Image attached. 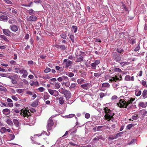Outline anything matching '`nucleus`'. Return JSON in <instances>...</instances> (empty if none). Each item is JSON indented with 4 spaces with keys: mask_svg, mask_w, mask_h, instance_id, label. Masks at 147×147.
Returning a JSON list of instances; mask_svg holds the SVG:
<instances>
[{
    "mask_svg": "<svg viewBox=\"0 0 147 147\" xmlns=\"http://www.w3.org/2000/svg\"><path fill=\"white\" fill-rule=\"evenodd\" d=\"M10 28L12 31L16 32L18 30V27L16 25H11L10 26Z\"/></svg>",
    "mask_w": 147,
    "mask_h": 147,
    "instance_id": "nucleus-11",
    "label": "nucleus"
},
{
    "mask_svg": "<svg viewBox=\"0 0 147 147\" xmlns=\"http://www.w3.org/2000/svg\"><path fill=\"white\" fill-rule=\"evenodd\" d=\"M135 100V98H131L130 100H128L127 102H126V105L127 107L129 104L132 103L133 101Z\"/></svg>",
    "mask_w": 147,
    "mask_h": 147,
    "instance_id": "nucleus-16",
    "label": "nucleus"
},
{
    "mask_svg": "<svg viewBox=\"0 0 147 147\" xmlns=\"http://www.w3.org/2000/svg\"><path fill=\"white\" fill-rule=\"evenodd\" d=\"M113 59L115 61L119 62L121 60V56L117 54L116 52H114L112 54Z\"/></svg>",
    "mask_w": 147,
    "mask_h": 147,
    "instance_id": "nucleus-4",
    "label": "nucleus"
},
{
    "mask_svg": "<svg viewBox=\"0 0 147 147\" xmlns=\"http://www.w3.org/2000/svg\"><path fill=\"white\" fill-rule=\"evenodd\" d=\"M54 125V122L52 120L50 119L47 122V129L48 131H51Z\"/></svg>",
    "mask_w": 147,
    "mask_h": 147,
    "instance_id": "nucleus-6",
    "label": "nucleus"
},
{
    "mask_svg": "<svg viewBox=\"0 0 147 147\" xmlns=\"http://www.w3.org/2000/svg\"><path fill=\"white\" fill-rule=\"evenodd\" d=\"M100 63V61L98 60H95L94 63L96 65H98Z\"/></svg>",
    "mask_w": 147,
    "mask_h": 147,
    "instance_id": "nucleus-44",
    "label": "nucleus"
},
{
    "mask_svg": "<svg viewBox=\"0 0 147 147\" xmlns=\"http://www.w3.org/2000/svg\"><path fill=\"white\" fill-rule=\"evenodd\" d=\"M60 48L62 50H65L67 49V47H65L64 45H60Z\"/></svg>",
    "mask_w": 147,
    "mask_h": 147,
    "instance_id": "nucleus-47",
    "label": "nucleus"
},
{
    "mask_svg": "<svg viewBox=\"0 0 147 147\" xmlns=\"http://www.w3.org/2000/svg\"><path fill=\"white\" fill-rule=\"evenodd\" d=\"M120 64L122 66H123L125 65H126L127 64V63L126 62H123L120 63Z\"/></svg>",
    "mask_w": 147,
    "mask_h": 147,
    "instance_id": "nucleus-51",
    "label": "nucleus"
},
{
    "mask_svg": "<svg viewBox=\"0 0 147 147\" xmlns=\"http://www.w3.org/2000/svg\"><path fill=\"white\" fill-rule=\"evenodd\" d=\"M84 58L82 56H80L79 57H78L76 61V62H79L83 61Z\"/></svg>",
    "mask_w": 147,
    "mask_h": 147,
    "instance_id": "nucleus-18",
    "label": "nucleus"
},
{
    "mask_svg": "<svg viewBox=\"0 0 147 147\" xmlns=\"http://www.w3.org/2000/svg\"><path fill=\"white\" fill-rule=\"evenodd\" d=\"M28 75V73L27 72L26 70H25V71L24 72V73L22 75V77L24 78H26Z\"/></svg>",
    "mask_w": 147,
    "mask_h": 147,
    "instance_id": "nucleus-42",
    "label": "nucleus"
},
{
    "mask_svg": "<svg viewBox=\"0 0 147 147\" xmlns=\"http://www.w3.org/2000/svg\"><path fill=\"white\" fill-rule=\"evenodd\" d=\"M138 106L139 107H141L142 108H146L147 105L146 103L145 104L144 102H141L138 103Z\"/></svg>",
    "mask_w": 147,
    "mask_h": 147,
    "instance_id": "nucleus-15",
    "label": "nucleus"
},
{
    "mask_svg": "<svg viewBox=\"0 0 147 147\" xmlns=\"http://www.w3.org/2000/svg\"><path fill=\"white\" fill-rule=\"evenodd\" d=\"M88 83H85L81 85V87L83 88L85 90H87L88 88Z\"/></svg>",
    "mask_w": 147,
    "mask_h": 147,
    "instance_id": "nucleus-22",
    "label": "nucleus"
},
{
    "mask_svg": "<svg viewBox=\"0 0 147 147\" xmlns=\"http://www.w3.org/2000/svg\"><path fill=\"white\" fill-rule=\"evenodd\" d=\"M16 91L19 94L23 92L22 89H17L16 90Z\"/></svg>",
    "mask_w": 147,
    "mask_h": 147,
    "instance_id": "nucleus-60",
    "label": "nucleus"
},
{
    "mask_svg": "<svg viewBox=\"0 0 147 147\" xmlns=\"http://www.w3.org/2000/svg\"><path fill=\"white\" fill-rule=\"evenodd\" d=\"M104 110L105 111V113H106L104 117L106 120L109 121L113 118V116L114 115V114L112 111L107 107H105Z\"/></svg>",
    "mask_w": 147,
    "mask_h": 147,
    "instance_id": "nucleus-2",
    "label": "nucleus"
},
{
    "mask_svg": "<svg viewBox=\"0 0 147 147\" xmlns=\"http://www.w3.org/2000/svg\"><path fill=\"white\" fill-rule=\"evenodd\" d=\"M90 65L92 67V69H96V66L93 63H92Z\"/></svg>",
    "mask_w": 147,
    "mask_h": 147,
    "instance_id": "nucleus-45",
    "label": "nucleus"
},
{
    "mask_svg": "<svg viewBox=\"0 0 147 147\" xmlns=\"http://www.w3.org/2000/svg\"><path fill=\"white\" fill-rule=\"evenodd\" d=\"M65 74L70 77H73L74 75V74L73 73L69 72H65Z\"/></svg>",
    "mask_w": 147,
    "mask_h": 147,
    "instance_id": "nucleus-24",
    "label": "nucleus"
},
{
    "mask_svg": "<svg viewBox=\"0 0 147 147\" xmlns=\"http://www.w3.org/2000/svg\"><path fill=\"white\" fill-rule=\"evenodd\" d=\"M36 17L34 15L30 16L29 18V20L33 21H35L36 20Z\"/></svg>",
    "mask_w": 147,
    "mask_h": 147,
    "instance_id": "nucleus-21",
    "label": "nucleus"
},
{
    "mask_svg": "<svg viewBox=\"0 0 147 147\" xmlns=\"http://www.w3.org/2000/svg\"><path fill=\"white\" fill-rule=\"evenodd\" d=\"M51 71V69L49 67L47 68L44 70V71L45 73H48L50 72Z\"/></svg>",
    "mask_w": 147,
    "mask_h": 147,
    "instance_id": "nucleus-56",
    "label": "nucleus"
},
{
    "mask_svg": "<svg viewBox=\"0 0 147 147\" xmlns=\"http://www.w3.org/2000/svg\"><path fill=\"white\" fill-rule=\"evenodd\" d=\"M4 1L7 4H12V2L9 0H4Z\"/></svg>",
    "mask_w": 147,
    "mask_h": 147,
    "instance_id": "nucleus-49",
    "label": "nucleus"
},
{
    "mask_svg": "<svg viewBox=\"0 0 147 147\" xmlns=\"http://www.w3.org/2000/svg\"><path fill=\"white\" fill-rule=\"evenodd\" d=\"M90 115L88 113H86L85 115V117L86 119H88L90 118Z\"/></svg>",
    "mask_w": 147,
    "mask_h": 147,
    "instance_id": "nucleus-63",
    "label": "nucleus"
},
{
    "mask_svg": "<svg viewBox=\"0 0 147 147\" xmlns=\"http://www.w3.org/2000/svg\"><path fill=\"white\" fill-rule=\"evenodd\" d=\"M60 83L57 82H56L55 84V88L56 89H58L60 88Z\"/></svg>",
    "mask_w": 147,
    "mask_h": 147,
    "instance_id": "nucleus-28",
    "label": "nucleus"
},
{
    "mask_svg": "<svg viewBox=\"0 0 147 147\" xmlns=\"http://www.w3.org/2000/svg\"><path fill=\"white\" fill-rule=\"evenodd\" d=\"M49 97V96L48 94H44V100H47L48 99Z\"/></svg>",
    "mask_w": 147,
    "mask_h": 147,
    "instance_id": "nucleus-50",
    "label": "nucleus"
},
{
    "mask_svg": "<svg viewBox=\"0 0 147 147\" xmlns=\"http://www.w3.org/2000/svg\"><path fill=\"white\" fill-rule=\"evenodd\" d=\"M69 38H70L72 42H74V36L73 35H70L69 36Z\"/></svg>",
    "mask_w": 147,
    "mask_h": 147,
    "instance_id": "nucleus-46",
    "label": "nucleus"
},
{
    "mask_svg": "<svg viewBox=\"0 0 147 147\" xmlns=\"http://www.w3.org/2000/svg\"><path fill=\"white\" fill-rule=\"evenodd\" d=\"M48 132L49 133L48 134L47 133L45 132H43L42 133L40 134H37V136H40L42 134H45L47 136H49L50 134V133L48 131Z\"/></svg>",
    "mask_w": 147,
    "mask_h": 147,
    "instance_id": "nucleus-40",
    "label": "nucleus"
},
{
    "mask_svg": "<svg viewBox=\"0 0 147 147\" xmlns=\"http://www.w3.org/2000/svg\"><path fill=\"white\" fill-rule=\"evenodd\" d=\"M140 49V47L139 45H138L135 49H134V51L136 52L137 51Z\"/></svg>",
    "mask_w": 147,
    "mask_h": 147,
    "instance_id": "nucleus-59",
    "label": "nucleus"
},
{
    "mask_svg": "<svg viewBox=\"0 0 147 147\" xmlns=\"http://www.w3.org/2000/svg\"><path fill=\"white\" fill-rule=\"evenodd\" d=\"M131 42H130V43L131 45H133L134 43H136V40L135 39H132L130 40Z\"/></svg>",
    "mask_w": 147,
    "mask_h": 147,
    "instance_id": "nucleus-61",
    "label": "nucleus"
},
{
    "mask_svg": "<svg viewBox=\"0 0 147 147\" xmlns=\"http://www.w3.org/2000/svg\"><path fill=\"white\" fill-rule=\"evenodd\" d=\"M6 10L7 11H11V9H12V7H9L8 6H7L6 7Z\"/></svg>",
    "mask_w": 147,
    "mask_h": 147,
    "instance_id": "nucleus-52",
    "label": "nucleus"
},
{
    "mask_svg": "<svg viewBox=\"0 0 147 147\" xmlns=\"http://www.w3.org/2000/svg\"><path fill=\"white\" fill-rule=\"evenodd\" d=\"M39 105L38 107L37 108H38V109H40V112H41L42 111V107L44 108V107H43V105H41L40 103V102L37 101V106Z\"/></svg>",
    "mask_w": 147,
    "mask_h": 147,
    "instance_id": "nucleus-17",
    "label": "nucleus"
},
{
    "mask_svg": "<svg viewBox=\"0 0 147 147\" xmlns=\"http://www.w3.org/2000/svg\"><path fill=\"white\" fill-rule=\"evenodd\" d=\"M134 124H129L127 125V129H129L131 128L133 126H134Z\"/></svg>",
    "mask_w": 147,
    "mask_h": 147,
    "instance_id": "nucleus-48",
    "label": "nucleus"
},
{
    "mask_svg": "<svg viewBox=\"0 0 147 147\" xmlns=\"http://www.w3.org/2000/svg\"><path fill=\"white\" fill-rule=\"evenodd\" d=\"M101 74L96 73H95L94 74V76L95 77L98 78L100 76Z\"/></svg>",
    "mask_w": 147,
    "mask_h": 147,
    "instance_id": "nucleus-55",
    "label": "nucleus"
},
{
    "mask_svg": "<svg viewBox=\"0 0 147 147\" xmlns=\"http://www.w3.org/2000/svg\"><path fill=\"white\" fill-rule=\"evenodd\" d=\"M48 91L51 95L56 97L59 95V92L56 90H53L50 89H48Z\"/></svg>",
    "mask_w": 147,
    "mask_h": 147,
    "instance_id": "nucleus-7",
    "label": "nucleus"
},
{
    "mask_svg": "<svg viewBox=\"0 0 147 147\" xmlns=\"http://www.w3.org/2000/svg\"><path fill=\"white\" fill-rule=\"evenodd\" d=\"M31 106L32 107H35L37 106V101H34L31 105Z\"/></svg>",
    "mask_w": 147,
    "mask_h": 147,
    "instance_id": "nucleus-38",
    "label": "nucleus"
},
{
    "mask_svg": "<svg viewBox=\"0 0 147 147\" xmlns=\"http://www.w3.org/2000/svg\"><path fill=\"white\" fill-rule=\"evenodd\" d=\"M110 86V85L108 83H103L102 86V87L109 88Z\"/></svg>",
    "mask_w": 147,
    "mask_h": 147,
    "instance_id": "nucleus-29",
    "label": "nucleus"
},
{
    "mask_svg": "<svg viewBox=\"0 0 147 147\" xmlns=\"http://www.w3.org/2000/svg\"><path fill=\"white\" fill-rule=\"evenodd\" d=\"M66 100H67L66 103L69 105L72 104L74 101L72 99L69 100V99H66Z\"/></svg>",
    "mask_w": 147,
    "mask_h": 147,
    "instance_id": "nucleus-32",
    "label": "nucleus"
},
{
    "mask_svg": "<svg viewBox=\"0 0 147 147\" xmlns=\"http://www.w3.org/2000/svg\"><path fill=\"white\" fill-rule=\"evenodd\" d=\"M114 70L115 72H120L121 71V69L119 68H115Z\"/></svg>",
    "mask_w": 147,
    "mask_h": 147,
    "instance_id": "nucleus-62",
    "label": "nucleus"
},
{
    "mask_svg": "<svg viewBox=\"0 0 147 147\" xmlns=\"http://www.w3.org/2000/svg\"><path fill=\"white\" fill-rule=\"evenodd\" d=\"M8 19L7 16L5 15L0 16V20L1 21H5Z\"/></svg>",
    "mask_w": 147,
    "mask_h": 147,
    "instance_id": "nucleus-19",
    "label": "nucleus"
},
{
    "mask_svg": "<svg viewBox=\"0 0 147 147\" xmlns=\"http://www.w3.org/2000/svg\"><path fill=\"white\" fill-rule=\"evenodd\" d=\"M7 123L10 125H11L12 124V121L10 119H7L6 121Z\"/></svg>",
    "mask_w": 147,
    "mask_h": 147,
    "instance_id": "nucleus-54",
    "label": "nucleus"
},
{
    "mask_svg": "<svg viewBox=\"0 0 147 147\" xmlns=\"http://www.w3.org/2000/svg\"><path fill=\"white\" fill-rule=\"evenodd\" d=\"M15 101H17L18 100V99L15 96L13 95L11 97Z\"/></svg>",
    "mask_w": 147,
    "mask_h": 147,
    "instance_id": "nucleus-64",
    "label": "nucleus"
},
{
    "mask_svg": "<svg viewBox=\"0 0 147 147\" xmlns=\"http://www.w3.org/2000/svg\"><path fill=\"white\" fill-rule=\"evenodd\" d=\"M76 86V84L75 83H72L71 84L69 88L70 89H72L74 88Z\"/></svg>",
    "mask_w": 147,
    "mask_h": 147,
    "instance_id": "nucleus-41",
    "label": "nucleus"
},
{
    "mask_svg": "<svg viewBox=\"0 0 147 147\" xmlns=\"http://www.w3.org/2000/svg\"><path fill=\"white\" fill-rule=\"evenodd\" d=\"M13 122L15 126L16 127H18L19 126V123L18 120L14 119L13 120Z\"/></svg>",
    "mask_w": 147,
    "mask_h": 147,
    "instance_id": "nucleus-26",
    "label": "nucleus"
},
{
    "mask_svg": "<svg viewBox=\"0 0 147 147\" xmlns=\"http://www.w3.org/2000/svg\"><path fill=\"white\" fill-rule=\"evenodd\" d=\"M11 12L13 13L16 14L17 13V12L16 10L13 8H12V9H11Z\"/></svg>",
    "mask_w": 147,
    "mask_h": 147,
    "instance_id": "nucleus-58",
    "label": "nucleus"
},
{
    "mask_svg": "<svg viewBox=\"0 0 147 147\" xmlns=\"http://www.w3.org/2000/svg\"><path fill=\"white\" fill-rule=\"evenodd\" d=\"M67 116L69 118L73 117L74 116H75L76 118H77V117L75 116V115L73 114H70L69 115Z\"/></svg>",
    "mask_w": 147,
    "mask_h": 147,
    "instance_id": "nucleus-57",
    "label": "nucleus"
},
{
    "mask_svg": "<svg viewBox=\"0 0 147 147\" xmlns=\"http://www.w3.org/2000/svg\"><path fill=\"white\" fill-rule=\"evenodd\" d=\"M72 28L74 30V33H76L77 31L78 28L77 26H72Z\"/></svg>",
    "mask_w": 147,
    "mask_h": 147,
    "instance_id": "nucleus-53",
    "label": "nucleus"
},
{
    "mask_svg": "<svg viewBox=\"0 0 147 147\" xmlns=\"http://www.w3.org/2000/svg\"><path fill=\"white\" fill-rule=\"evenodd\" d=\"M142 94V91L140 90H136L135 91V94L137 96H140Z\"/></svg>",
    "mask_w": 147,
    "mask_h": 147,
    "instance_id": "nucleus-23",
    "label": "nucleus"
},
{
    "mask_svg": "<svg viewBox=\"0 0 147 147\" xmlns=\"http://www.w3.org/2000/svg\"><path fill=\"white\" fill-rule=\"evenodd\" d=\"M29 110H27L26 109L25 110L22 109L20 113V115L21 116H22L24 117V119H26L27 118H29L30 116L31 113L30 112L34 113L36 112V110L33 108H32L30 110V112L29 111Z\"/></svg>",
    "mask_w": 147,
    "mask_h": 147,
    "instance_id": "nucleus-1",
    "label": "nucleus"
},
{
    "mask_svg": "<svg viewBox=\"0 0 147 147\" xmlns=\"http://www.w3.org/2000/svg\"><path fill=\"white\" fill-rule=\"evenodd\" d=\"M138 118V115L135 114L132 116V118L134 120H137Z\"/></svg>",
    "mask_w": 147,
    "mask_h": 147,
    "instance_id": "nucleus-34",
    "label": "nucleus"
},
{
    "mask_svg": "<svg viewBox=\"0 0 147 147\" xmlns=\"http://www.w3.org/2000/svg\"><path fill=\"white\" fill-rule=\"evenodd\" d=\"M2 112L5 115H9L11 113L10 110L7 108L5 109L2 111Z\"/></svg>",
    "mask_w": 147,
    "mask_h": 147,
    "instance_id": "nucleus-13",
    "label": "nucleus"
},
{
    "mask_svg": "<svg viewBox=\"0 0 147 147\" xmlns=\"http://www.w3.org/2000/svg\"><path fill=\"white\" fill-rule=\"evenodd\" d=\"M125 80L129 81L130 80V76L129 75H126L125 78Z\"/></svg>",
    "mask_w": 147,
    "mask_h": 147,
    "instance_id": "nucleus-39",
    "label": "nucleus"
},
{
    "mask_svg": "<svg viewBox=\"0 0 147 147\" xmlns=\"http://www.w3.org/2000/svg\"><path fill=\"white\" fill-rule=\"evenodd\" d=\"M60 36L61 38L64 39H65L66 38L67 35L65 33H62L60 34Z\"/></svg>",
    "mask_w": 147,
    "mask_h": 147,
    "instance_id": "nucleus-30",
    "label": "nucleus"
},
{
    "mask_svg": "<svg viewBox=\"0 0 147 147\" xmlns=\"http://www.w3.org/2000/svg\"><path fill=\"white\" fill-rule=\"evenodd\" d=\"M0 37L1 38L3 39L5 41L9 42V40H8L6 36L4 35H1Z\"/></svg>",
    "mask_w": 147,
    "mask_h": 147,
    "instance_id": "nucleus-25",
    "label": "nucleus"
},
{
    "mask_svg": "<svg viewBox=\"0 0 147 147\" xmlns=\"http://www.w3.org/2000/svg\"><path fill=\"white\" fill-rule=\"evenodd\" d=\"M142 98L143 99H145L147 98V90L146 89H144L142 94Z\"/></svg>",
    "mask_w": 147,
    "mask_h": 147,
    "instance_id": "nucleus-14",
    "label": "nucleus"
},
{
    "mask_svg": "<svg viewBox=\"0 0 147 147\" xmlns=\"http://www.w3.org/2000/svg\"><path fill=\"white\" fill-rule=\"evenodd\" d=\"M142 85L145 87L147 88V85L146 84V82L145 81L142 80Z\"/></svg>",
    "mask_w": 147,
    "mask_h": 147,
    "instance_id": "nucleus-43",
    "label": "nucleus"
},
{
    "mask_svg": "<svg viewBox=\"0 0 147 147\" xmlns=\"http://www.w3.org/2000/svg\"><path fill=\"white\" fill-rule=\"evenodd\" d=\"M56 99L59 100V104L60 105H62L65 103V100L64 97L61 95L56 97Z\"/></svg>",
    "mask_w": 147,
    "mask_h": 147,
    "instance_id": "nucleus-8",
    "label": "nucleus"
},
{
    "mask_svg": "<svg viewBox=\"0 0 147 147\" xmlns=\"http://www.w3.org/2000/svg\"><path fill=\"white\" fill-rule=\"evenodd\" d=\"M3 31L5 35L8 36H10V34L11 33L8 29H4L3 30Z\"/></svg>",
    "mask_w": 147,
    "mask_h": 147,
    "instance_id": "nucleus-12",
    "label": "nucleus"
},
{
    "mask_svg": "<svg viewBox=\"0 0 147 147\" xmlns=\"http://www.w3.org/2000/svg\"><path fill=\"white\" fill-rule=\"evenodd\" d=\"M112 79H113L114 81L116 82L119 80H122V76L121 75L118 74L117 75H115L114 77H112Z\"/></svg>",
    "mask_w": 147,
    "mask_h": 147,
    "instance_id": "nucleus-9",
    "label": "nucleus"
},
{
    "mask_svg": "<svg viewBox=\"0 0 147 147\" xmlns=\"http://www.w3.org/2000/svg\"><path fill=\"white\" fill-rule=\"evenodd\" d=\"M7 131V129L5 127H2L0 129V132L2 134H4Z\"/></svg>",
    "mask_w": 147,
    "mask_h": 147,
    "instance_id": "nucleus-27",
    "label": "nucleus"
},
{
    "mask_svg": "<svg viewBox=\"0 0 147 147\" xmlns=\"http://www.w3.org/2000/svg\"><path fill=\"white\" fill-rule=\"evenodd\" d=\"M118 107L120 108H126V101H125L124 100L122 99H121L119 100L118 103H117Z\"/></svg>",
    "mask_w": 147,
    "mask_h": 147,
    "instance_id": "nucleus-5",
    "label": "nucleus"
},
{
    "mask_svg": "<svg viewBox=\"0 0 147 147\" xmlns=\"http://www.w3.org/2000/svg\"><path fill=\"white\" fill-rule=\"evenodd\" d=\"M123 134V132H120L118 133L115 135L116 137H117V138L118 137H121V135H122Z\"/></svg>",
    "mask_w": 147,
    "mask_h": 147,
    "instance_id": "nucleus-35",
    "label": "nucleus"
},
{
    "mask_svg": "<svg viewBox=\"0 0 147 147\" xmlns=\"http://www.w3.org/2000/svg\"><path fill=\"white\" fill-rule=\"evenodd\" d=\"M141 113L142 115L145 116L146 115L147 113L146 111L144 109L141 111Z\"/></svg>",
    "mask_w": 147,
    "mask_h": 147,
    "instance_id": "nucleus-37",
    "label": "nucleus"
},
{
    "mask_svg": "<svg viewBox=\"0 0 147 147\" xmlns=\"http://www.w3.org/2000/svg\"><path fill=\"white\" fill-rule=\"evenodd\" d=\"M116 51L119 53L121 54L123 51V50L122 49L117 48L116 49Z\"/></svg>",
    "mask_w": 147,
    "mask_h": 147,
    "instance_id": "nucleus-36",
    "label": "nucleus"
},
{
    "mask_svg": "<svg viewBox=\"0 0 147 147\" xmlns=\"http://www.w3.org/2000/svg\"><path fill=\"white\" fill-rule=\"evenodd\" d=\"M33 3L32 2H30L28 5L23 4L22 5L23 6L30 7L32 6Z\"/></svg>",
    "mask_w": 147,
    "mask_h": 147,
    "instance_id": "nucleus-31",
    "label": "nucleus"
},
{
    "mask_svg": "<svg viewBox=\"0 0 147 147\" xmlns=\"http://www.w3.org/2000/svg\"><path fill=\"white\" fill-rule=\"evenodd\" d=\"M60 92L63 93L66 99H69L71 96V94L70 92L67 90H64L62 88H61L59 90Z\"/></svg>",
    "mask_w": 147,
    "mask_h": 147,
    "instance_id": "nucleus-3",
    "label": "nucleus"
},
{
    "mask_svg": "<svg viewBox=\"0 0 147 147\" xmlns=\"http://www.w3.org/2000/svg\"><path fill=\"white\" fill-rule=\"evenodd\" d=\"M77 82L79 84H80L86 82L85 80L83 78L78 79L77 80Z\"/></svg>",
    "mask_w": 147,
    "mask_h": 147,
    "instance_id": "nucleus-20",
    "label": "nucleus"
},
{
    "mask_svg": "<svg viewBox=\"0 0 147 147\" xmlns=\"http://www.w3.org/2000/svg\"><path fill=\"white\" fill-rule=\"evenodd\" d=\"M109 138L111 140H112L117 138V137H116L115 135H111L109 136Z\"/></svg>",
    "mask_w": 147,
    "mask_h": 147,
    "instance_id": "nucleus-33",
    "label": "nucleus"
},
{
    "mask_svg": "<svg viewBox=\"0 0 147 147\" xmlns=\"http://www.w3.org/2000/svg\"><path fill=\"white\" fill-rule=\"evenodd\" d=\"M67 59H65L63 60V62L64 63H65V65L66 67H68L71 65L72 63V62L70 60H67Z\"/></svg>",
    "mask_w": 147,
    "mask_h": 147,
    "instance_id": "nucleus-10",
    "label": "nucleus"
}]
</instances>
